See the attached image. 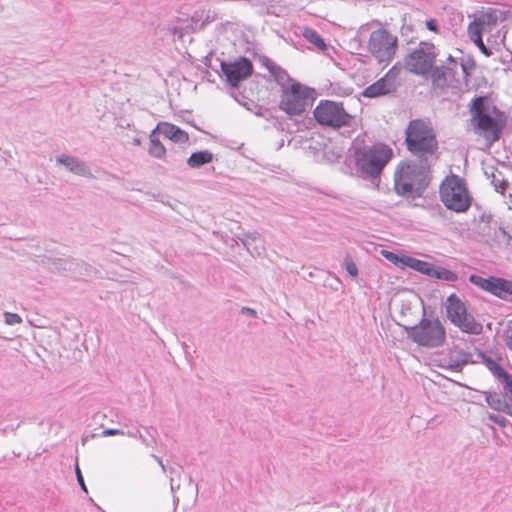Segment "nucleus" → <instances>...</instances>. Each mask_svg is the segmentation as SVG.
<instances>
[{
	"label": "nucleus",
	"instance_id": "13d9d810",
	"mask_svg": "<svg viewBox=\"0 0 512 512\" xmlns=\"http://www.w3.org/2000/svg\"><path fill=\"white\" fill-rule=\"evenodd\" d=\"M506 343H507V345L509 346V348H511V349H512V328H511V334H510V335H508V337H507V342H506Z\"/></svg>",
	"mask_w": 512,
	"mask_h": 512
},
{
	"label": "nucleus",
	"instance_id": "e2e57ef3",
	"mask_svg": "<svg viewBox=\"0 0 512 512\" xmlns=\"http://www.w3.org/2000/svg\"><path fill=\"white\" fill-rule=\"evenodd\" d=\"M510 404H512V397H504Z\"/></svg>",
	"mask_w": 512,
	"mask_h": 512
},
{
	"label": "nucleus",
	"instance_id": "4be33fe9",
	"mask_svg": "<svg viewBox=\"0 0 512 512\" xmlns=\"http://www.w3.org/2000/svg\"><path fill=\"white\" fill-rule=\"evenodd\" d=\"M428 75L431 76L433 82L438 86H445L447 85L448 78L454 77L455 72L451 67L433 65V68Z\"/></svg>",
	"mask_w": 512,
	"mask_h": 512
},
{
	"label": "nucleus",
	"instance_id": "7c9ffc66",
	"mask_svg": "<svg viewBox=\"0 0 512 512\" xmlns=\"http://www.w3.org/2000/svg\"><path fill=\"white\" fill-rule=\"evenodd\" d=\"M402 71V65L400 62H397L394 64L384 75V77L395 86V89L398 90V88L401 85V82L399 80L400 73Z\"/></svg>",
	"mask_w": 512,
	"mask_h": 512
},
{
	"label": "nucleus",
	"instance_id": "603ef678",
	"mask_svg": "<svg viewBox=\"0 0 512 512\" xmlns=\"http://www.w3.org/2000/svg\"><path fill=\"white\" fill-rule=\"evenodd\" d=\"M411 32H412V29H411V27H410V26L403 25V26L401 27V35H402L403 37H405V38H406V40H408L409 33H411Z\"/></svg>",
	"mask_w": 512,
	"mask_h": 512
},
{
	"label": "nucleus",
	"instance_id": "412c9836",
	"mask_svg": "<svg viewBox=\"0 0 512 512\" xmlns=\"http://www.w3.org/2000/svg\"><path fill=\"white\" fill-rule=\"evenodd\" d=\"M214 154L209 150H200L193 152L187 159V165L192 169H199L202 166L209 164L213 161Z\"/></svg>",
	"mask_w": 512,
	"mask_h": 512
},
{
	"label": "nucleus",
	"instance_id": "7ed1b4c3",
	"mask_svg": "<svg viewBox=\"0 0 512 512\" xmlns=\"http://www.w3.org/2000/svg\"><path fill=\"white\" fill-rule=\"evenodd\" d=\"M407 150L415 159H426L436 161L439 143L436 133L430 122L423 119L410 120L405 129V140Z\"/></svg>",
	"mask_w": 512,
	"mask_h": 512
},
{
	"label": "nucleus",
	"instance_id": "6e6552de",
	"mask_svg": "<svg viewBox=\"0 0 512 512\" xmlns=\"http://www.w3.org/2000/svg\"><path fill=\"white\" fill-rule=\"evenodd\" d=\"M445 311L447 319L462 332L473 335L482 332V325L468 312L465 302L455 293L446 298Z\"/></svg>",
	"mask_w": 512,
	"mask_h": 512
},
{
	"label": "nucleus",
	"instance_id": "4c0bfd02",
	"mask_svg": "<svg viewBox=\"0 0 512 512\" xmlns=\"http://www.w3.org/2000/svg\"><path fill=\"white\" fill-rule=\"evenodd\" d=\"M75 474H76V479H77V482H78L81 490L83 492H85V493H88V489H87V486L85 484L84 477H83L82 472L80 470L78 461H76V463H75Z\"/></svg>",
	"mask_w": 512,
	"mask_h": 512
},
{
	"label": "nucleus",
	"instance_id": "aec40b11",
	"mask_svg": "<svg viewBox=\"0 0 512 512\" xmlns=\"http://www.w3.org/2000/svg\"><path fill=\"white\" fill-rule=\"evenodd\" d=\"M485 400L488 406L498 412H503L512 417V404H510L505 398L504 394L487 391L484 392Z\"/></svg>",
	"mask_w": 512,
	"mask_h": 512
},
{
	"label": "nucleus",
	"instance_id": "0eeeda50",
	"mask_svg": "<svg viewBox=\"0 0 512 512\" xmlns=\"http://www.w3.org/2000/svg\"><path fill=\"white\" fill-rule=\"evenodd\" d=\"M313 92V89L293 81L281 91L279 108L289 116H300L312 105Z\"/></svg>",
	"mask_w": 512,
	"mask_h": 512
},
{
	"label": "nucleus",
	"instance_id": "473e14b6",
	"mask_svg": "<svg viewBox=\"0 0 512 512\" xmlns=\"http://www.w3.org/2000/svg\"><path fill=\"white\" fill-rule=\"evenodd\" d=\"M491 184L495 190L500 193H504L508 187V182L502 177L501 172L492 173Z\"/></svg>",
	"mask_w": 512,
	"mask_h": 512
},
{
	"label": "nucleus",
	"instance_id": "f8f14e48",
	"mask_svg": "<svg viewBox=\"0 0 512 512\" xmlns=\"http://www.w3.org/2000/svg\"><path fill=\"white\" fill-rule=\"evenodd\" d=\"M44 264L51 272L68 274L75 278L90 277L94 273L91 265L70 256L47 257Z\"/></svg>",
	"mask_w": 512,
	"mask_h": 512
},
{
	"label": "nucleus",
	"instance_id": "ddd939ff",
	"mask_svg": "<svg viewBox=\"0 0 512 512\" xmlns=\"http://www.w3.org/2000/svg\"><path fill=\"white\" fill-rule=\"evenodd\" d=\"M220 68L225 81L231 88H238L254 72L252 61L246 56H239L233 61H221Z\"/></svg>",
	"mask_w": 512,
	"mask_h": 512
},
{
	"label": "nucleus",
	"instance_id": "6e6d98bb",
	"mask_svg": "<svg viewBox=\"0 0 512 512\" xmlns=\"http://www.w3.org/2000/svg\"><path fill=\"white\" fill-rule=\"evenodd\" d=\"M139 434H141L139 431H127L125 432V435L129 436V437H134V438H138L139 439Z\"/></svg>",
	"mask_w": 512,
	"mask_h": 512
},
{
	"label": "nucleus",
	"instance_id": "6ab92c4d",
	"mask_svg": "<svg viewBox=\"0 0 512 512\" xmlns=\"http://www.w3.org/2000/svg\"><path fill=\"white\" fill-rule=\"evenodd\" d=\"M157 130L175 143H186L189 140V135L186 131L168 122L159 123L157 125Z\"/></svg>",
	"mask_w": 512,
	"mask_h": 512
},
{
	"label": "nucleus",
	"instance_id": "3c124183",
	"mask_svg": "<svg viewBox=\"0 0 512 512\" xmlns=\"http://www.w3.org/2000/svg\"><path fill=\"white\" fill-rule=\"evenodd\" d=\"M241 313L244 315L253 317V318L257 317V312L254 309L249 308V307H243L241 310Z\"/></svg>",
	"mask_w": 512,
	"mask_h": 512
},
{
	"label": "nucleus",
	"instance_id": "a878e982",
	"mask_svg": "<svg viewBox=\"0 0 512 512\" xmlns=\"http://www.w3.org/2000/svg\"><path fill=\"white\" fill-rule=\"evenodd\" d=\"M478 19L483 21V26L488 31V33H491L497 26V23L502 21V12L497 9L489 8L485 13L480 15Z\"/></svg>",
	"mask_w": 512,
	"mask_h": 512
},
{
	"label": "nucleus",
	"instance_id": "2eb2a0df",
	"mask_svg": "<svg viewBox=\"0 0 512 512\" xmlns=\"http://www.w3.org/2000/svg\"><path fill=\"white\" fill-rule=\"evenodd\" d=\"M205 10H196L190 19L185 21H178V24L169 27V31L177 36L178 39H182L185 34L195 32L199 29V24L203 21Z\"/></svg>",
	"mask_w": 512,
	"mask_h": 512
},
{
	"label": "nucleus",
	"instance_id": "f03ea898",
	"mask_svg": "<svg viewBox=\"0 0 512 512\" xmlns=\"http://www.w3.org/2000/svg\"><path fill=\"white\" fill-rule=\"evenodd\" d=\"M474 132L490 143L499 140L507 123L506 114L487 95L475 96L469 104Z\"/></svg>",
	"mask_w": 512,
	"mask_h": 512
},
{
	"label": "nucleus",
	"instance_id": "680f3d73",
	"mask_svg": "<svg viewBox=\"0 0 512 512\" xmlns=\"http://www.w3.org/2000/svg\"><path fill=\"white\" fill-rule=\"evenodd\" d=\"M134 144H135V145H139V144H140V139L135 138V139H134Z\"/></svg>",
	"mask_w": 512,
	"mask_h": 512
},
{
	"label": "nucleus",
	"instance_id": "37998d69",
	"mask_svg": "<svg viewBox=\"0 0 512 512\" xmlns=\"http://www.w3.org/2000/svg\"><path fill=\"white\" fill-rule=\"evenodd\" d=\"M489 419L500 427H505L508 422L505 417L497 414H490Z\"/></svg>",
	"mask_w": 512,
	"mask_h": 512
},
{
	"label": "nucleus",
	"instance_id": "4d7b16f0",
	"mask_svg": "<svg viewBox=\"0 0 512 512\" xmlns=\"http://www.w3.org/2000/svg\"><path fill=\"white\" fill-rule=\"evenodd\" d=\"M251 104H252L255 108H257V110H256V111H254V113H255L256 115H258V116H261V115H262V113H261L262 108H261V107H259V106H258V105H256V104H254V102H251Z\"/></svg>",
	"mask_w": 512,
	"mask_h": 512
},
{
	"label": "nucleus",
	"instance_id": "f257e3e1",
	"mask_svg": "<svg viewBox=\"0 0 512 512\" xmlns=\"http://www.w3.org/2000/svg\"><path fill=\"white\" fill-rule=\"evenodd\" d=\"M434 162L426 159L401 162L394 173L395 192L406 199L422 197L431 183V166Z\"/></svg>",
	"mask_w": 512,
	"mask_h": 512
},
{
	"label": "nucleus",
	"instance_id": "0e129e2a",
	"mask_svg": "<svg viewBox=\"0 0 512 512\" xmlns=\"http://www.w3.org/2000/svg\"><path fill=\"white\" fill-rule=\"evenodd\" d=\"M500 230H501V232H502V234H503V235H507V232L505 231V229H504V228H500Z\"/></svg>",
	"mask_w": 512,
	"mask_h": 512
},
{
	"label": "nucleus",
	"instance_id": "de8ad7c7",
	"mask_svg": "<svg viewBox=\"0 0 512 512\" xmlns=\"http://www.w3.org/2000/svg\"><path fill=\"white\" fill-rule=\"evenodd\" d=\"M139 439L147 447H152L156 443L155 438L152 436L148 439L147 437L143 436L142 434H139Z\"/></svg>",
	"mask_w": 512,
	"mask_h": 512
},
{
	"label": "nucleus",
	"instance_id": "9d476101",
	"mask_svg": "<svg viewBox=\"0 0 512 512\" xmlns=\"http://www.w3.org/2000/svg\"><path fill=\"white\" fill-rule=\"evenodd\" d=\"M398 49V38L387 29H377L371 32L368 50L379 64L388 65Z\"/></svg>",
	"mask_w": 512,
	"mask_h": 512
},
{
	"label": "nucleus",
	"instance_id": "09e8293b",
	"mask_svg": "<svg viewBox=\"0 0 512 512\" xmlns=\"http://www.w3.org/2000/svg\"><path fill=\"white\" fill-rule=\"evenodd\" d=\"M231 96H232V97H233V98H234V99H235V100H236L240 105H242V106L246 107V109H247V110L252 111V108H250V107L248 106V103H247V102L242 101V100L239 98V97L241 96V98H242V99H244V98H245V96H244V95H242V94H236V93H234V92H233V93H231Z\"/></svg>",
	"mask_w": 512,
	"mask_h": 512
},
{
	"label": "nucleus",
	"instance_id": "c756f323",
	"mask_svg": "<svg viewBox=\"0 0 512 512\" xmlns=\"http://www.w3.org/2000/svg\"><path fill=\"white\" fill-rule=\"evenodd\" d=\"M483 33H488V31L483 26V21H480L475 18L468 26V34L470 39L481 41V37H483Z\"/></svg>",
	"mask_w": 512,
	"mask_h": 512
},
{
	"label": "nucleus",
	"instance_id": "39448f33",
	"mask_svg": "<svg viewBox=\"0 0 512 512\" xmlns=\"http://www.w3.org/2000/svg\"><path fill=\"white\" fill-rule=\"evenodd\" d=\"M407 338L418 346L425 348H438L443 346L446 340V329L438 317H423L414 326H404Z\"/></svg>",
	"mask_w": 512,
	"mask_h": 512
},
{
	"label": "nucleus",
	"instance_id": "393cba45",
	"mask_svg": "<svg viewBox=\"0 0 512 512\" xmlns=\"http://www.w3.org/2000/svg\"><path fill=\"white\" fill-rule=\"evenodd\" d=\"M477 362H482L490 370V372L499 380L507 371L499 365L491 356L483 351H478Z\"/></svg>",
	"mask_w": 512,
	"mask_h": 512
},
{
	"label": "nucleus",
	"instance_id": "5701e85b",
	"mask_svg": "<svg viewBox=\"0 0 512 512\" xmlns=\"http://www.w3.org/2000/svg\"><path fill=\"white\" fill-rule=\"evenodd\" d=\"M160 134H161L160 131L157 130V127H156L152 130V132L149 135V140H150V146L148 149L149 155L154 158H158V159H162L164 157V155L166 154V148L159 140Z\"/></svg>",
	"mask_w": 512,
	"mask_h": 512
},
{
	"label": "nucleus",
	"instance_id": "2f4dec72",
	"mask_svg": "<svg viewBox=\"0 0 512 512\" xmlns=\"http://www.w3.org/2000/svg\"><path fill=\"white\" fill-rule=\"evenodd\" d=\"M382 255L393 264L405 268L406 263H404V260L405 258H408V255L396 254L386 250L382 251Z\"/></svg>",
	"mask_w": 512,
	"mask_h": 512
},
{
	"label": "nucleus",
	"instance_id": "864d4df0",
	"mask_svg": "<svg viewBox=\"0 0 512 512\" xmlns=\"http://www.w3.org/2000/svg\"><path fill=\"white\" fill-rule=\"evenodd\" d=\"M151 457L159 464L163 472H166V466L163 463L162 459L154 454L151 455Z\"/></svg>",
	"mask_w": 512,
	"mask_h": 512
},
{
	"label": "nucleus",
	"instance_id": "423d86ee",
	"mask_svg": "<svg viewBox=\"0 0 512 512\" xmlns=\"http://www.w3.org/2000/svg\"><path fill=\"white\" fill-rule=\"evenodd\" d=\"M440 200L445 207L456 213H465L472 204L466 182L456 174L447 175L439 186Z\"/></svg>",
	"mask_w": 512,
	"mask_h": 512
},
{
	"label": "nucleus",
	"instance_id": "c85d7f7f",
	"mask_svg": "<svg viewBox=\"0 0 512 512\" xmlns=\"http://www.w3.org/2000/svg\"><path fill=\"white\" fill-rule=\"evenodd\" d=\"M272 69H274V70H272L270 74L273 76L275 81L280 85L281 91L284 90L286 87H288V85L291 84L293 81H295L294 79H292L290 77L288 72L286 70H284L282 67H280L279 65L278 66L272 65Z\"/></svg>",
	"mask_w": 512,
	"mask_h": 512
},
{
	"label": "nucleus",
	"instance_id": "b1692460",
	"mask_svg": "<svg viewBox=\"0 0 512 512\" xmlns=\"http://www.w3.org/2000/svg\"><path fill=\"white\" fill-rule=\"evenodd\" d=\"M302 37L314 45L320 51H326L328 49V45L326 44L323 37L313 28L303 27L301 31Z\"/></svg>",
	"mask_w": 512,
	"mask_h": 512
},
{
	"label": "nucleus",
	"instance_id": "20e7f679",
	"mask_svg": "<svg viewBox=\"0 0 512 512\" xmlns=\"http://www.w3.org/2000/svg\"><path fill=\"white\" fill-rule=\"evenodd\" d=\"M356 174L378 186L380 176L393 157V150L383 143L357 148L354 152Z\"/></svg>",
	"mask_w": 512,
	"mask_h": 512
},
{
	"label": "nucleus",
	"instance_id": "e433bc0d",
	"mask_svg": "<svg viewBox=\"0 0 512 512\" xmlns=\"http://www.w3.org/2000/svg\"><path fill=\"white\" fill-rule=\"evenodd\" d=\"M490 35L487 37V42L491 43L492 45L499 46L501 44H504L505 35L501 34L500 30L496 31V34H493L492 32L489 33Z\"/></svg>",
	"mask_w": 512,
	"mask_h": 512
},
{
	"label": "nucleus",
	"instance_id": "f3484780",
	"mask_svg": "<svg viewBox=\"0 0 512 512\" xmlns=\"http://www.w3.org/2000/svg\"><path fill=\"white\" fill-rule=\"evenodd\" d=\"M397 90L395 86L390 83L384 76L367 86L362 91V96L365 98H379L382 96L395 93Z\"/></svg>",
	"mask_w": 512,
	"mask_h": 512
},
{
	"label": "nucleus",
	"instance_id": "58836bf2",
	"mask_svg": "<svg viewBox=\"0 0 512 512\" xmlns=\"http://www.w3.org/2000/svg\"><path fill=\"white\" fill-rule=\"evenodd\" d=\"M5 323L8 325H15L22 322V318L17 313L5 312Z\"/></svg>",
	"mask_w": 512,
	"mask_h": 512
},
{
	"label": "nucleus",
	"instance_id": "dca6fc26",
	"mask_svg": "<svg viewBox=\"0 0 512 512\" xmlns=\"http://www.w3.org/2000/svg\"><path fill=\"white\" fill-rule=\"evenodd\" d=\"M443 361L445 364L440 365V367L453 372H461L467 364L477 363V361L471 359V354L464 350L449 352Z\"/></svg>",
	"mask_w": 512,
	"mask_h": 512
},
{
	"label": "nucleus",
	"instance_id": "ea45409f",
	"mask_svg": "<svg viewBox=\"0 0 512 512\" xmlns=\"http://www.w3.org/2000/svg\"><path fill=\"white\" fill-rule=\"evenodd\" d=\"M474 67H475V61L472 58H469L466 61L461 62V68H462L463 74L465 76H468L470 74V71Z\"/></svg>",
	"mask_w": 512,
	"mask_h": 512
},
{
	"label": "nucleus",
	"instance_id": "c9c22d12",
	"mask_svg": "<svg viewBox=\"0 0 512 512\" xmlns=\"http://www.w3.org/2000/svg\"><path fill=\"white\" fill-rule=\"evenodd\" d=\"M217 19V13L214 10H205L203 21L199 24V29H203L206 25L214 22Z\"/></svg>",
	"mask_w": 512,
	"mask_h": 512
},
{
	"label": "nucleus",
	"instance_id": "a211bd4d",
	"mask_svg": "<svg viewBox=\"0 0 512 512\" xmlns=\"http://www.w3.org/2000/svg\"><path fill=\"white\" fill-rule=\"evenodd\" d=\"M56 162L66 167L70 172L83 176V177H92V173L90 168L86 165V163L77 157L61 154L56 158Z\"/></svg>",
	"mask_w": 512,
	"mask_h": 512
},
{
	"label": "nucleus",
	"instance_id": "a18cd8bd",
	"mask_svg": "<svg viewBox=\"0 0 512 512\" xmlns=\"http://www.w3.org/2000/svg\"><path fill=\"white\" fill-rule=\"evenodd\" d=\"M102 435L105 437L115 435H125V431L121 429L107 428L102 431Z\"/></svg>",
	"mask_w": 512,
	"mask_h": 512
},
{
	"label": "nucleus",
	"instance_id": "8fccbe9b",
	"mask_svg": "<svg viewBox=\"0 0 512 512\" xmlns=\"http://www.w3.org/2000/svg\"><path fill=\"white\" fill-rule=\"evenodd\" d=\"M262 64L266 67V69L269 71V73H271V71L273 70L272 69V65L273 66H278L276 63H274L271 59H269L268 57H264L263 61H262Z\"/></svg>",
	"mask_w": 512,
	"mask_h": 512
},
{
	"label": "nucleus",
	"instance_id": "a19ab883",
	"mask_svg": "<svg viewBox=\"0 0 512 512\" xmlns=\"http://www.w3.org/2000/svg\"><path fill=\"white\" fill-rule=\"evenodd\" d=\"M333 92L338 96H349L353 93V88L341 87L340 85H337L333 87Z\"/></svg>",
	"mask_w": 512,
	"mask_h": 512
},
{
	"label": "nucleus",
	"instance_id": "49530a36",
	"mask_svg": "<svg viewBox=\"0 0 512 512\" xmlns=\"http://www.w3.org/2000/svg\"><path fill=\"white\" fill-rule=\"evenodd\" d=\"M426 28L432 32H438L439 25L436 19H429L426 21Z\"/></svg>",
	"mask_w": 512,
	"mask_h": 512
},
{
	"label": "nucleus",
	"instance_id": "9b49d317",
	"mask_svg": "<svg viewBox=\"0 0 512 512\" xmlns=\"http://www.w3.org/2000/svg\"><path fill=\"white\" fill-rule=\"evenodd\" d=\"M436 56L434 44L422 41L418 48L404 58V67L412 74L427 76L433 68Z\"/></svg>",
	"mask_w": 512,
	"mask_h": 512
},
{
	"label": "nucleus",
	"instance_id": "72a5a7b5",
	"mask_svg": "<svg viewBox=\"0 0 512 512\" xmlns=\"http://www.w3.org/2000/svg\"><path fill=\"white\" fill-rule=\"evenodd\" d=\"M343 267L352 278H356L358 276V268L352 257L348 254L344 258Z\"/></svg>",
	"mask_w": 512,
	"mask_h": 512
},
{
	"label": "nucleus",
	"instance_id": "f704fd0d",
	"mask_svg": "<svg viewBox=\"0 0 512 512\" xmlns=\"http://www.w3.org/2000/svg\"><path fill=\"white\" fill-rule=\"evenodd\" d=\"M503 386L504 397H512V375L510 373H505L500 379Z\"/></svg>",
	"mask_w": 512,
	"mask_h": 512
},
{
	"label": "nucleus",
	"instance_id": "4468645a",
	"mask_svg": "<svg viewBox=\"0 0 512 512\" xmlns=\"http://www.w3.org/2000/svg\"><path fill=\"white\" fill-rule=\"evenodd\" d=\"M469 282L500 299L512 300V280L497 276L482 277L478 274H471Z\"/></svg>",
	"mask_w": 512,
	"mask_h": 512
},
{
	"label": "nucleus",
	"instance_id": "79ce46f5",
	"mask_svg": "<svg viewBox=\"0 0 512 512\" xmlns=\"http://www.w3.org/2000/svg\"><path fill=\"white\" fill-rule=\"evenodd\" d=\"M473 42L485 56H491L493 54L492 50L484 44L483 37H481V41L473 40Z\"/></svg>",
	"mask_w": 512,
	"mask_h": 512
},
{
	"label": "nucleus",
	"instance_id": "1a4fd4ad",
	"mask_svg": "<svg viewBox=\"0 0 512 512\" xmlns=\"http://www.w3.org/2000/svg\"><path fill=\"white\" fill-rule=\"evenodd\" d=\"M314 118L321 126L341 128L350 126L353 117L345 111L342 103L321 100L313 111Z\"/></svg>",
	"mask_w": 512,
	"mask_h": 512
},
{
	"label": "nucleus",
	"instance_id": "c03bdc74",
	"mask_svg": "<svg viewBox=\"0 0 512 512\" xmlns=\"http://www.w3.org/2000/svg\"><path fill=\"white\" fill-rule=\"evenodd\" d=\"M257 240V233H249L245 234V238L242 239L243 245L249 250V247L252 242H255Z\"/></svg>",
	"mask_w": 512,
	"mask_h": 512
},
{
	"label": "nucleus",
	"instance_id": "bb28decb",
	"mask_svg": "<svg viewBox=\"0 0 512 512\" xmlns=\"http://www.w3.org/2000/svg\"><path fill=\"white\" fill-rule=\"evenodd\" d=\"M404 263H406L405 267L424 274L428 277H430L434 265L433 263L420 260L412 256L405 258Z\"/></svg>",
	"mask_w": 512,
	"mask_h": 512
},
{
	"label": "nucleus",
	"instance_id": "052dcab7",
	"mask_svg": "<svg viewBox=\"0 0 512 512\" xmlns=\"http://www.w3.org/2000/svg\"><path fill=\"white\" fill-rule=\"evenodd\" d=\"M448 60H449L450 62H453L454 64H456V61L453 59V57H452L451 55L448 57Z\"/></svg>",
	"mask_w": 512,
	"mask_h": 512
},
{
	"label": "nucleus",
	"instance_id": "cd10ccee",
	"mask_svg": "<svg viewBox=\"0 0 512 512\" xmlns=\"http://www.w3.org/2000/svg\"><path fill=\"white\" fill-rule=\"evenodd\" d=\"M430 277L446 282H456L459 279L456 272L435 264L433 265Z\"/></svg>",
	"mask_w": 512,
	"mask_h": 512
},
{
	"label": "nucleus",
	"instance_id": "bf43d9fd",
	"mask_svg": "<svg viewBox=\"0 0 512 512\" xmlns=\"http://www.w3.org/2000/svg\"><path fill=\"white\" fill-rule=\"evenodd\" d=\"M170 486H171V491H175V488H179L180 485L178 484L177 487L174 486V479L173 477L170 478Z\"/></svg>",
	"mask_w": 512,
	"mask_h": 512
},
{
	"label": "nucleus",
	"instance_id": "5fc2aeb1",
	"mask_svg": "<svg viewBox=\"0 0 512 512\" xmlns=\"http://www.w3.org/2000/svg\"><path fill=\"white\" fill-rule=\"evenodd\" d=\"M181 470H182L181 466H179L177 468L176 467H170L169 468V472H170L171 475L180 474Z\"/></svg>",
	"mask_w": 512,
	"mask_h": 512
}]
</instances>
